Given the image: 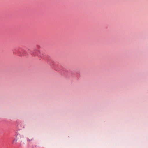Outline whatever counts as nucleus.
I'll return each instance as SVG.
<instances>
[{
	"instance_id": "obj_1",
	"label": "nucleus",
	"mask_w": 148,
	"mask_h": 148,
	"mask_svg": "<svg viewBox=\"0 0 148 148\" xmlns=\"http://www.w3.org/2000/svg\"><path fill=\"white\" fill-rule=\"evenodd\" d=\"M39 53V51L37 50H35L32 51L31 53L32 55L34 56H36Z\"/></svg>"
},
{
	"instance_id": "obj_2",
	"label": "nucleus",
	"mask_w": 148,
	"mask_h": 148,
	"mask_svg": "<svg viewBox=\"0 0 148 148\" xmlns=\"http://www.w3.org/2000/svg\"><path fill=\"white\" fill-rule=\"evenodd\" d=\"M17 141V139H14L13 141V144L16 143Z\"/></svg>"
},
{
	"instance_id": "obj_3",
	"label": "nucleus",
	"mask_w": 148,
	"mask_h": 148,
	"mask_svg": "<svg viewBox=\"0 0 148 148\" xmlns=\"http://www.w3.org/2000/svg\"><path fill=\"white\" fill-rule=\"evenodd\" d=\"M32 140V139L30 140V139H28L27 140H28V141H31V140Z\"/></svg>"
}]
</instances>
